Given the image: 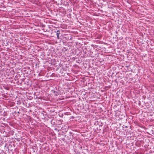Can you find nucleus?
Listing matches in <instances>:
<instances>
[{"mask_svg": "<svg viewBox=\"0 0 154 154\" xmlns=\"http://www.w3.org/2000/svg\"><path fill=\"white\" fill-rule=\"evenodd\" d=\"M60 34V31L59 30L57 31V38L58 39L59 38V36Z\"/></svg>", "mask_w": 154, "mask_h": 154, "instance_id": "f257e3e1", "label": "nucleus"}, {"mask_svg": "<svg viewBox=\"0 0 154 154\" xmlns=\"http://www.w3.org/2000/svg\"><path fill=\"white\" fill-rule=\"evenodd\" d=\"M125 127H126V128H127V126H126Z\"/></svg>", "mask_w": 154, "mask_h": 154, "instance_id": "f03ea898", "label": "nucleus"}]
</instances>
